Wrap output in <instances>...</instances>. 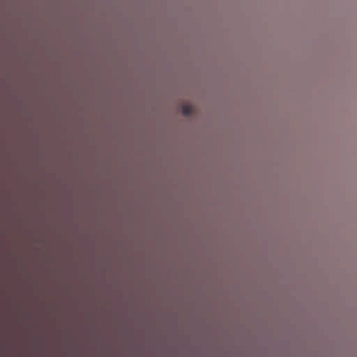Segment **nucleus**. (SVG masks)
Listing matches in <instances>:
<instances>
[{
	"mask_svg": "<svg viewBox=\"0 0 357 357\" xmlns=\"http://www.w3.org/2000/svg\"><path fill=\"white\" fill-rule=\"evenodd\" d=\"M194 112V107L192 105H184L183 107V114L186 116H189L191 114H192Z\"/></svg>",
	"mask_w": 357,
	"mask_h": 357,
	"instance_id": "f257e3e1",
	"label": "nucleus"
}]
</instances>
